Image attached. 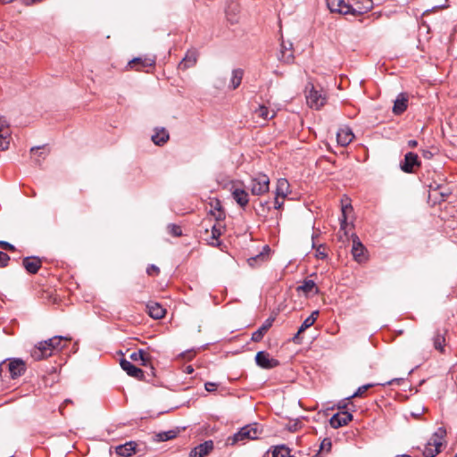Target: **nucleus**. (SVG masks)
I'll return each mask as SVG.
<instances>
[{
    "label": "nucleus",
    "mask_w": 457,
    "mask_h": 457,
    "mask_svg": "<svg viewBox=\"0 0 457 457\" xmlns=\"http://www.w3.org/2000/svg\"><path fill=\"white\" fill-rule=\"evenodd\" d=\"M252 195H262L269 192L270 179L266 174L259 173L253 177L248 186Z\"/></svg>",
    "instance_id": "nucleus-6"
},
{
    "label": "nucleus",
    "mask_w": 457,
    "mask_h": 457,
    "mask_svg": "<svg viewBox=\"0 0 457 457\" xmlns=\"http://www.w3.org/2000/svg\"><path fill=\"white\" fill-rule=\"evenodd\" d=\"M338 6H335L333 10H330L331 12H338L341 14H352L353 12V5L346 4L345 0H339L337 4Z\"/></svg>",
    "instance_id": "nucleus-34"
},
{
    "label": "nucleus",
    "mask_w": 457,
    "mask_h": 457,
    "mask_svg": "<svg viewBox=\"0 0 457 457\" xmlns=\"http://www.w3.org/2000/svg\"><path fill=\"white\" fill-rule=\"evenodd\" d=\"M297 427H298V423L295 422L292 426H290L289 429L291 431H296L297 430Z\"/></svg>",
    "instance_id": "nucleus-55"
},
{
    "label": "nucleus",
    "mask_w": 457,
    "mask_h": 457,
    "mask_svg": "<svg viewBox=\"0 0 457 457\" xmlns=\"http://www.w3.org/2000/svg\"><path fill=\"white\" fill-rule=\"evenodd\" d=\"M287 457H295V455H292L291 453L289 455H287Z\"/></svg>",
    "instance_id": "nucleus-61"
},
{
    "label": "nucleus",
    "mask_w": 457,
    "mask_h": 457,
    "mask_svg": "<svg viewBox=\"0 0 457 457\" xmlns=\"http://www.w3.org/2000/svg\"><path fill=\"white\" fill-rule=\"evenodd\" d=\"M212 207L213 210L211 212L215 217V220L217 221L223 220L225 219V212L222 210L220 202L216 200L214 204H212Z\"/></svg>",
    "instance_id": "nucleus-37"
},
{
    "label": "nucleus",
    "mask_w": 457,
    "mask_h": 457,
    "mask_svg": "<svg viewBox=\"0 0 457 457\" xmlns=\"http://www.w3.org/2000/svg\"><path fill=\"white\" fill-rule=\"evenodd\" d=\"M338 1L339 0H327L328 8L329 10H333V8H335V6H338L337 4H337Z\"/></svg>",
    "instance_id": "nucleus-51"
},
{
    "label": "nucleus",
    "mask_w": 457,
    "mask_h": 457,
    "mask_svg": "<svg viewBox=\"0 0 457 457\" xmlns=\"http://www.w3.org/2000/svg\"><path fill=\"white\" fill-rule=\"evenodd\" d=\"M291 450L285 445H280L273 447L272 457H287L289 455Z\"/></svg>",
    "instance_id": "nucleus-38"
},
{
    "label": "nucleus",
    "mask_w": 457,
    "mask_h": 457,
    "mask_svg": "<svg viewBox=\"0 0 457 457\" xmlns=\"http://www.w3.org/2000/svg\"><path fill=\"white\" fill-rule=\"evenodd\" d=\"M256 113L259 117L262 118L263 120H269L274 117V113L270 114V111L268 107L264 105H261L257 110Z\"/></svg>",
    "instance_id": "nucleus-40"
},
{
    "label": "nucleus",
    "mask_w": 457,
    "mask_h": 457,
    "mask_svg": "<svg viewBox=\"0 0 457 457\" xmlns=\"http://www.w3.org/2000/svg\"><path fill=\"white\" fill-rule=\"evenodd\" d=\"M155 59L151 57H137L129 62L128 67L136 71H143L145 68L154 67Z\"/></svg>",
    "instance_id": "nucleus-12"
},
{
    "label": "nucleus",
    "mask_w": 457,
    "mask_h": 457,
    "mask_svg": "<svg viewBox=\"0 0 457 457\" xmlns=\"http://www.w3.org/2000/svg\"><path fill=\"white\" fill-rule=\"evenodd\" d=\"M185 371H186L187 374H192L193 371H194V369H193L192 366L189 365V366L186 367V370Z\"/></svg>",
    "instance_id": "nucleus-54"
},
{
    "label": "nucleus",
    "mask_w": 457,
    "mask_h": 457,
    "mask_svg": "<svg viewBox=\"0 0 457 457\" xmlns=\"http://www.w3.org/2000/svg\"><path fill=\"white\" fill-rule=\"evenodd\" d=\"M354 138V135L350 128H342L337 133V143L342 146L348 145Z\"/></svg>",
    "instance_id": "nucleus-20"
},
{
    "label": "nucleus",
    "mask_w": 457,
    "mask_h": 457,
    "mask_svg": "<svg viewBox=\"0 0 457 457\" xmlns=\"http://www.w3.org/2000/svg\"><path fill=\"white\" fill-rule=\"evenodd\" d=\"M418 145V142L416 140H409L408 146L411 148H414Z\"/></svg>",
    "instance_id": "nucleus-52"
},
{
    "label": "nucleus",
    "mask_w": 457,
    "mask_h": 457,
    "mask_svg": "<svg viewBox=\"0 0 457 457\" xmlns=\"http://www.w3.org/2000/svg\"><path fill=\"white\" fill-rule=\"evenodd\" d=\"M71 337L55 336L48 340L38 343L32 351L31 357L34 361H41L52 356L55 352L61 351Z\"/></svg>",
    "instance_id": "nucleus-1"
},
{
    "label": "nucleus",
    "mask_w": 457,
    "mask_h": 457,
    "mask_svg": "<svg viewBox=\"0 0 457 457\" xmlns=\"http://www.w3.org/2000/svg\"><path fill=\"white\" fill-rule=\"evenodd\" d=\"M352 420L353 415L349 411H342L330 418L329 424L333 428H338L347 425Z\"/></svg>",
    "instance_id": "nucleus-17"
},
{
    "label": "nucleus",
    "mask_w": 457,
    "mask_h": 457,
    "mask_svg": "<svg viewBox=\"0 0 457 457\" xmlns=\"http://www.w3.org/2000/svg\"><path fill=\"white\" fill-rule=\"evenodd\" d=\"M312 457H320V453H316L315 455H313Z\"/></svg>",
    "instance_id": "nucleus-60"
},
{
    "label": "nucleus",
    "mask_w": 457,
    "mask_h": 457,
    "mask_svg": "<svg viewBox=\"0 0 457 457\" xmlns=\"http://www.w3.org/2000/svg\"><path fill=\"white\" fill-rule=\"evenodd\" d=\"M281 46H282V50H281L282 58L285 60V62H290L293 60V58H294L293 54H289L288 55H286V52L285 51L287 50V47H286L284 46V44H282Z\"/></svg>",
    "instance_id": "nucleus-47"
},
{
    "label": "nucleus",
    "mask_w": 457,
    "mask_h": 457,
    "mask_svg": "<svg viewBox=\"0 0 457 457\" xmlns=\"http://www.w3.org/2000/svg\"><path fill=\"white\" fill-rule=\"evenodd\" d=\"M268 204H269V202L261 203V205H262V207H264V205H268Z\"/></svg>",
    "instance_id": "nucleus-59"
},
{
    "label": "nucleus",
    "mask_w": 457,
    "mask_h": 457,
    "mask_svg": "<svg viewBox=\"0 0 457 457\" xmlns=\"http://www.w3.org/2000/svg\"><path fill=\"white\" fill-rule=\"evenodd\" d=\"M331 447H332V443H331V440L329 438H324L321 443H320V450L317 453H320V456L321 455V453L323 452H325L326 453H329L330 450H331Z\"/></svg>",
    "instance_id": "nucleus-42"
},
{
    "label": "nucleus",
    "mask_w": 457,
    "mask_h": 457,
    "mask_svg": "<svg viewBox=\"0 0 457 457\" xmlns=\"http://www.w3.org/2000/svg\"><path fill=\"white\" fill-rule=\"evenodd\" d=\"M312 247L316 249L315 257L320 260H325L328 257L327 247L325 245H320L318 246L315 245L314 242L312 243Z\"/></svg>",
    "instance_id": "nucleus-39"
},
{
    "label": "nucleus",
    "mask_w": 457,
    "mask_h": 457,
    "mask_svg": "<svg viewBox=\"0 0 457 457\" xmlns=\"http://www.w3.org/2000/svg\"><path fill=\"white\" fill-rule=\"evenodd\" d=\"M289 187V183L286 179H278L276 187V195L278 196H281V198H286V196L290 193Z\"/></svg>",
    "instance_id": "nucleus-30"
},
{
    "label": "nucleus",
    "mask_w": 457,
    "mask_h": 457,
    "mask_svg": "<svg viewBox=\"0 0 457 457\" xmlns=\"http://www.w3.org/2000/svg\"><path fill=\"white\" fill-rule=\"evenodd\" d=\"M352 400H346V398L341 402L338 403L337 408L339 410H345L347 408L348 403H351Z\"/></svg>",
    "instance_id": "nucleus-50"
},
{
    "label": "nucleus",
    "mask_w": 457,
    "mask_h": 457,
    "mask_svg": "<svg viewBox=\"0 0 457 457\" xmlns=\"http://www.w3.org/2000/svg\"><path fill=\"white\" fill-rule=\"evenodd\" d=\"M120 365L121 369L126 371V373L137 380H145V372L140 368H137L134 364H132L129 361L126 359H121L120 361Z\"/></svg>",
    "instance_id": "nucleus-13"
},
{
    "label": "nucleus",
    "mask_w": 457,
    "mask_h": 457,
    "mask_svg": "<svg viewBox=\"0 0 457 457\" xmlns=\"http://www.w3.org/2000/svg\"><path fill=\"white\" fill-rule=\"evenodd\" d=\"M137 445L134 441H129L116 446L115 453L120 456L129 457L136 453Z\"/></svg>",
    "instance_id": "nucleus-25"
},
{
    "label": "nucleus",
    "mask_w": 457,
    "mask_h": 457,
    "mask_svg": "<svg viewBox=\"0 0 457 457\" xmlns=\"http://www.w3.org/2000/svg\"><path fill=\"white\" fill-rule=\"evenodd\" d=\"M408 107V96L405 93H401L397 96L394 106L393 112L395 115H401Z\"/></svg>",
    "instance_id": "nucleus-22"
},
{
    "label": "nucleus",
    "mask_w": 457,
    "mask_h": 457,
    "mask_svg": "<svg viewBox=\"0 0 457 457\" xmlns=\"http://www.w3.org/2000/svg\"><path fill=\"white\" fill-rule=\"evenodd\" d=\"M243 75H244V71L242 69L233 70L232 78H231L230 86H229L232 89H236L240 86V84L242 82Z\"/></svg>",
    "instance_id": "nucleus-36"
},
{
    "label": "nucleus",
    "mask_w": 457,
    "mask_h": 457,
    "mask_svg": "<svg viewBox=\"0 0 457 457\" xmlns=\"http://www.w3.org/2000/svg\"><path fill=\"white\" fill-rule=\"evenodd\" d=\"M11 130L7 120L0 117V149H8L10 144Z\"/></svg>",
    "instance_id": "nucleus-16"
},
{
    "label": "nucleus",
    "mask_w": 457,
    "mask_h": 457,
    "mask_svg": "<svg viewBox=\"0 0 457 457\" xmlns=\"http://www.w3.org/2000/svg\"><path fill=\"white\" fill-rule=\"evenodd\" d=\"M445 435L446 430L444 428H439L426 444L423 455L425 457H436L441 452L442 440Z\"/></svg>",
    "instance_id": "nucleus-4"
},
{
    "label": "nucleus",
    "mask_w": 457,
    "mask_h": 457,
    "mask_svg": "<svg viewBox=\"0 0 457 457\" xmlns=\"http://www.w3.org/2000/svg\"><path fill=\"white\" fill-rule=\"evenodd\" d=\"M24 269L30 274H36L42 265V261L37 256L25 257L22 260Z\"/></svg>",
    "instance_id": "nucleus-19"
},
{
    "label": "nucleus",
    "mask_w": 457,
    "mask_h": 457,
    "mask_svg": "<svg viewBox=\"0 0 457 457\" xmlns=\"http://www.w3.org/2000/svg\"><path fill=\"white\" fill-rule=\"evenodd\" d=\"M169 138L170 135L164 128L156 129L155 133L152 136V141L156 145H163Z\"/></svg>",
    "instance_id": "nucleus-29"
},
{
    "label": "nucleus",
    "mask_w": 457,
    "mask_h": 457,
    "mask_svg": "<svg viewBox=\"0 0 457 457\" xmlns=\"http://www.w3.org/2000/svg\"><path fill=\"white\" fill-rule=\"evenodd\" d=\"M199 54L196 49H189L186 53L184 58L181 60V62L178 65V69L180 71H186L189 68L194 67L198 59Z\"/></svg>",
    "instance_id": "nucleus-15"
},
{
    "label": "nucleus",
    "mask_w": 457,
    "mask_h": 457,
    "mask_svg": "<svg viewBox=\"0 0 457 457\" xmlns=\"http://www.w3.org/2000/svg\"><path fill=\"white\" fill-rule=\"evenodd\" d=\"M13 0H0V3H3V4H8V3H12Z\"/></svg>",
    "instance_id": "nucleus-57"
},
{
    "label": "nucleus",
    "mask_w": 457,
    "mask_h": 457,
    "mask_svg": "<svg viewBox=\"0 0 457 457\" xmlns=\"http://www.w3.org/2000/svg\"><path fill=\"white\" fill-rule=\"evenodd\" d=\"M353 207L351 204L342 205V214L339 218L340 228L337 233V238L339 241L344 242L348 239V229H351L352 224L347 222V212H352Z\"/></svg>",
    "instance_id": "nucleus-7"
},
{
    "label": "nucleus",
    "mask_w": 457,
    "mask_h": 457,
    "mask_svg": "<svg viewBox=\"0 0 457 457\" xmlns=\"http://www.w3.org/2000/svg\"><path fill=\"white\" fill-rule=\"evenodd\" d=\"M306 102L311 108L316 110L320 109L327 102L326 94L323 90H317L313 84L310 83L306 86Z\"/></svg>",
    "instance_id": "nucleus-5"
},
{
    "label": "nucleus",
    "mask_w": 457,
    "mask_h": 457,
    "mask_svg": "<svg viewBox=\"0 0 457 457\" xmlns=\"http://www.w3.org/2000/svg\"><path fill=\"white\" fill-rule=\"evenodd\" d=\"M50 150L46 147V145L40 146H33L30 148V154L35 159V162L38 165L44 161L49 154Z\"/></svg>",
    "instance_id": "nucleus-26"
},
{
    "label": "nucleus",
    "mask_w": 457,
    "mask_h": 457,
    "mask_svg": "<svg viewBox=\"0 0 457 457\" xmlns=\"http://www.w3.org/2000/svg\"><path fill=\"white\" fill-rule=\"evenodd\" d=\"M146 273L148 276H158L160 273V269L154 264H150L146 268Z\"/></svg>",
    "instance_id": "nucleus-44"
},
{
    "label": "nucleus",
    "mask_w": 457,
    "mask_h": 457,
    "mask_svg": "<svg viewBox=\"0 0 457 457\" xmlns=\"http://www.w3.org/2000/svg\"><path fill=\"white\" fill-rule=\"evenodd\" d=\"M433 342H434V347L436 350H438L440 352L444 351L445 337L442 335H440L439 333H436V335L433 338Z\"/></svg>",
    "instance_id": "nucleus-41"
},
{
    "label": "nucleus",
    "mask_w": 457,
    "mask_h": 457,
    "mask_svg": "<svg viewBox=\"0 0 457 457\" xmlns=\"http://www.w3.org/2000/svg\"><path fill=\"white\" fill-rule=\"evenodd\" d=\"M146 309L148 314L155 320H160L166 314V310L160 303L155 302H149L146 304Z\"/></svg>",
    "instance_id": "nucleus-24"
},
{
    "label": "nucleus",
    "mask_w": 457,
    "mask_h": 457,
    "mask_svg": "<svg viewBox=\"0 0 457 457\" xmlns=\"http://www.w3.org/2000/svg\"><path fill=\"white\" fill-rule=\"evenodd\" d=\"M233 199L242 208H245L249 204V195L243 188H233L231 191Z\"/></svg>",
    "instance_id": "nucleus-23"
},
{
    "label": "nucleus",
    "mask_w": 457,
    "mask_h": 457,
    "mask_svg": "<svg viewBox=\"0 0 457 457\" xmlns=\"http://www.w3.org/2000/svg\"><path fill=\"white\" fill-rule=\"evenodd\" d=\"M423 154V157H424V158H427V159H430V158H431V156H432V154H431V152H429V151H423V154Z\"/></svg>",
    "instance_id": "nucleus-53"
},
{
    "label": "nucleus",
    "mask_w": 457,
    "mask_h": 457,
    "mask_svg": "<svg viewBox=\"0 0 457 457\" xmlns=\"http://www.w3.org/2000/svg\"><path fill=\"white\" fill-rule=\"evenodd\" d=\"M129 359L133 361H140L142 366L147 367L150 366L151 375L154 376V368L151 364L152 357L145 350L139 349L137 352H133L129 355Z\"/></svg>",
    "instance_id": "nucleus-14"
},
{
    "label": "nucleus",
    "mask_w": 457,
    "mask_h": 457,
    "mask_svg": "<svg viewBox=\"0 0 457 457\" xmlns=\"http://www.w3.org/2000/svg\"><path fill=\"white\" fill-rule=\"evenodd\" d=\"M373 8L372 0H354V5H353V15L363 14L370 12Z\"/></svg>",
    "instance_id": "nucleus-21"
},
{
    "label": "nucleus",
    "mask_w": 457,
    "mask_h": 457,
    "mask_svg": "<svg viewBox=\"0 0 457 457\" xmlns=\"http://www.w3.org/2000/svg\"><path fill=\"white\" fill-rule=\"evenodd\" d=\"M221 236V229L220 227L217 224H214L212 226V231H211V237L209 238H206V241L208 245L212 246H218L220 245V242L219 240L220 237Z\"/></svg>",
    "instance_id": "nucleus-31"
},
{
    "label": "nucleus",
    "mask_w": 457,
    "mask_h": 457,
    "mask_svg": "<svg viewBox=\"0 0 457 457\" xmlns=\"http://www.w3.org/2000/svg\"><path fill=\"white\" fill-rule=\"evenodd\" d=\"M9 261V255L4 252L0 251V268L6 267L8 265Z\"/></svg>",
    "instance_id": "nucleus-45"
},
{
    "label": "nucleus",
    "mask_w": 457,
    "mask_h": 457,
    "mask_svg": "<svg viewBox=\"0 0 457 457\" xmlns=\"http://www.w3.org/2000/svg\"><path fill=\"white\" fill-rule=\"evenodd\" d=\"M353 246H352V254L353 260L359 263H362L367 261V249L360 241L358 236L354 233L351 235Z\"/></svg>",
    "instance_id": "nucleus-8"
},
{
    "label": "nucleus",
    "mask_w": 457,
    "mask_h": 457,
    "mask_svg": "<svg viewBox=\"0 0 457 457\" xmlns=\"http://www.w3.org/2000/svg\"><path fill=\"white\" fill-rule=\"evenodd\" d=\"M403 380V378H393V379L386 381V382H378V383H370V384L363 385V386L358 387V389L351 396L347 397L346 400H352L353 398H356V397H362L370 388H371L375 386H392V385H400Z\"/></svg>",
    "instance_id": "nucleus-9"
},
{
    "label": "nucleus",
    "mask_w": 457,
    "mask_h": 457,
    "mask_svg": "<svg viewBox=\"0 0 457 457\" xmlns=\"http://www.w3.org/2000/svg\"><path fill=\"white\" fill-rule=\"evenodd\" d=\"M284 199L285 198H281V196H278L276 195V197L274 199V209L276 210H280L283 208V205H284Z\"/></svg>",
    "instance_id": "nucleus-46"
},
{
    "label": "nucleus",
    "mask_w": 457,
    "mask_h": 457,
    "mask_svg": "<svg viewBox=\"0 0 457 457\" xmlns=\"http://www.w3.org/2000/svg\"><path fill=\"white\" fill-rule=\"evenodd\" d=\"M4 371H8L10 378L15 379L25 373L26 363L19 358L7 359L0 363V375Z\"/></svg>",
    "instance_id": "nucleus-3"
},
{
    "label": "nucleus",
    "mask_w": 457,
    "mask_h": 457,
    "mask_svg": "<svg viewBox=\"0 0 457 457\" xmlns=\"http://www.w3.org/2000/svg\"><path fill=\"white\" fill-rule=\"evenodd\" d=\"M440 194H441V195L443 196L444 200H445V199L448 196V195H449L448 193H445V192H441Z\"/></svg>",
    "instance_id": "nucleus-56"
},
{
    "label": "nucleus",
    "mask_w": 457,
    "mask_h": 457,
    "mask_svg": "<svg viewBox=\"0 0 457 457\" xmlns=\"http://www.w3.org/2000/svg\"><path fill=\"white\" fill-rule=\"evenodd\" d=\"M274 321V319L269 318L267 319L264 323L252 334V341L253 342H260L262 340L264 335L267 333V331L272 326V323Z\"/></svg>",
    "instance_id": "nucleus-27"
},
{
    "label": "nucleus",
    "mask_w": 457,
    "mask_h": 457,
    "mask_svg": "<svg viewBox=\"0 0 457 457\" xmlns=\"http://www.w3.org/2000/svg\"><path fill=\"white\" fill-rule=\"evenodd\" d=\"M260 432L257 424L246 425L241 428L233 436H228L227 445H234L237 444H245L247 440H253L259 437Z\"/></svg>",
    "instance_id": "nucleus-2"
},
{
    "label": "nucleus",
    "mask_w": 457,
    "mask_h": 457,
    "mask_svg": "<svg viewBox=\"0 0 457 457\" xmlns=\"http://www.w3.org/2000/svg\"><path fill=\"white\" fill-rule=\"evenodd\" d=\"M297 292H303L306 295L312 294V295H318L319 294V288L316 286L315 282L311 279H305L303 284L296 288Z\"/></svg>",
    "instance_id": "nucleus-28"
},
{
    "label": "nucleus",
    "mask_w": 457,
    "mask_h": 457,
    "mask_svg": "<svg viewBox=\"0 0 457 457\" xmlns=\"http://www.w3.org/2000/svg\"><path fill=\"white\" fill-rule=\"evenodd\" d=\"M168 232L170 235L179 237L182 236V229L179 225L176 224H169L167 227Z\"/></svg>",
    "instance_id": "nucleus-43"
},
{
    "label": "nucleus",
    "mask_w": 457,
    "mask_h": 457,
    "mask_svg": "<svg viewBox=\"0 0 457 457\" xmlns=\"http://www.w3.org/2000/svg\"><path fill=\"white\" fill-rule=\"evenodd\" d=\"M0 247L10 252L15 251V246L6 241H0Z\"/></svg>",
    "instance_id": "nucleus-48"
},
{
    "label": "nucleus",
    "mask_w": 457,
    "mask_h": 457,
    "mask_svg": "<svg viewBox=\"0 0 457 457\" xmlns=\"http://www.w3.org/2000/svg\"><path fill=\"white\" fill-rule=\"evenodd\" d=\"M455 457H457V453H456V455H455Z\"/></svg>",
    "instance_id": "nucleus-62"
},
{
    "label": "nucleus",
    "mask_w": 457,
    "mask_h": 457,
    "mask_svg": "<svg viewBox=\"0 0 457 457\" xmlns=\"http://www.w3.org/2000/svg\"><path fill=\"white\" fill-rule=\"evenodd\" d=\"M256 364L266 370L273 369L279 365V361L277 359L270 358V353L265 351H260L255 355Z\"/></svg>",
    "instance_id": "nucleus-11"
},
{
    "label": "nucleus",
    "mask_w": 457,
    "mask_h": 457,
    "mask_svg": "<svg viewBox=\"0 0 457 457\" xmlns=\"http://www.w3.org/2000/svg\"><path fill=\"white\" fill-rule=\"evenodd\" d=\"M214 448V445L212 440H207L195 448H193L188 457H205L207 456Z\"/></svg>",
    "instance_id": "nucleus-18"
},
{
    "label": "nucleus",
    "mask_w": 457,
    "mask_h": 457,
    "mask_svg": "<svg viewBox=\"0 0 457 457\" xmlns=\"http://www.w3.org/2000/svg\"><path fill=\"white\" fill-rule=\"evenodd\" d=\"M178 433H179V431L178 430H174V429L168 430V431L159 432V433L154 435V439L156 442L169 441V440H171V439H174L175 437H177Z\"/></svg>",
    "instance_id": "nucleus-33"
},
{
    "label": "nucleus",
    "mask_w": 457,
    "mask_h": 457,
    "mask_svg": "<svg viewBox=\"0 0 457 457\" xmlns=\"http://www.w3.org/2000/svg\"><path fill=\"white\" fill-rule=\"evenodd\" d=\"M319 316V312L318 311H314L311 313L310 316H308L304 320L303 322L302 323V325L300 326L299 329H298V332L297 334L295 335V338H296L298 337L299 334L303 333L304 330H306L308 328H310L311 326H312L314 324V322L316 321L317 318Z\"/></svg>",
    "instance_id": "nucleus-32"
},
{
    "label": "nucleus",
    "mask_w": 457,
    "mask_h": 457,
    "mask_svg": "<svg viewBox=\"0 0 457 457\" xmlns=\"http://www.w3.org/2000/svg\"><path fill=\"white\" fill-rule=\"evenodd\" d=\"M421 165L417 154L409 152L405 154L404 160L401 162L400 167L405 173H412L415 168H420Z\"/></svg>",
    "instance_id": "nucleus-10"
},
{
    "label": "nucleus",
    "mask_w": 457,
    "mask_h": 457,
    "mask_svg": "<svg viewBox=\"0 0 457 457\" xmlns=\"http://www.w3.org/2000/svg\"><path fill=\"white\" fill-rule=\"evenodd\" d=\"M204 388L208 392H214L218 388V384L214 382H206L204 384Z\"/></svg>",
    "instance_id": "nucleus-49"
},
{
    "label": "nucleus",
    "mask_w": 457,
    "mask_h": 457,
    "mask_svg": "<svg viewBox=\"0 0 457 457\" xmlns=\"http://www.w3.org/2000/svg\"><path fill=\"white\" fill-rule=\"evenodd\" d=\"M263 250V252L260 253L256 256L248 259V263L250 266L253 267L258 262H263L268 259V253L270 251L269 245H265Z\"/></svg>",
    "instance_id": "nucleus-35"
},
{
    "label": "nucleus",
    "mask_w": 457,
    "mask_h": 457,
    "mask_svg": "<svg viewBox=\"0 0 457 457\" xmlns=\"http://www.w3.org/2000/svg\"><path fill=\"white\" fill-rule=\"evenodd\" d=\"M395 457H411L410 455L408 454H402V455H397Z\"/></svg>",
    "instance_id": "nucleus-58"
}]
</instances>
